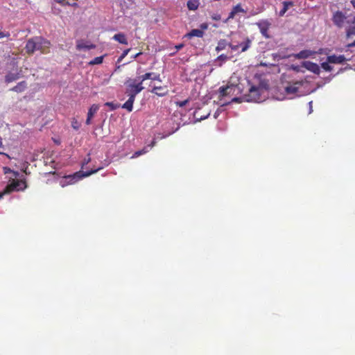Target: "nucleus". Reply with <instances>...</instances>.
<instances>
[{"label":"nucleus","mask_w":355,"mask_h":355,"mask_svg":"<svg viewBox=\"0 0 355 355\" xmlns=\"http://www.w3.org/2000/svg\"><path fill=\"white\" fill-rule=\"evenodd\" d=\"M237 89L236 85H227L226 86L220 87L218 89L219 92V99L221 101L223 98L225 96L231 97L234 94L235 91Z\"/></svg>","instance_id":"0eeeda50"},{"label":"nucleus","mask_w":355,"mask_h":355,"mask_svg":"<svg viewBox=\"0 0 355 355\" xmlns=\"http://www.w3.org/2000/svg\"><path fill=\"white\" fill-rule=\"evenodd\" d=\"M130 51V49H125L123 51L121 56L118 59V62H121L128 53V52Z\"/></svg>","instance_id":"2f4dec72"},{"label":"nucleus","mask_w":355,"mask_h":355,"mask_svg":"<svg viewBox=\"0 0 355 355\" xmlns=\"http://www.w3.org/2000/svg\"><path fill=\"white\" fill-rule=\"evenodd\" d=\"M314 53L310 50H302L298 53L293 54L292 56L296 59H305L311 56Z\"/></svg>","instance_id":"4468645a"},{"label":"nucleus","mask_w":355,"mask_h":355,"mask_svg":"<svg viewBox=\"0 0 355 355\" xmlns=\"http://www.w3.org/2000/svg\"><path fill=\"white\" fill-rule=\"evenodd\" d=\"M282 3H283V8L279 12L280 16H283L286 12L288 8L290 6H293V3L292 1H284Z\"/></svg>","instance_id":"393cba45"},{"label":"nucleus","mask_w":355,"mask_h":355,"mask_svg":"<svg viewBox=\"0 0 355 355\" xmlns=\"http://www.w3.org/2000/svg\"><path fill=\"white\" fill-rule=\"evenodd\" d=\"M230 44H231V42H228L225 39H221L217 43V46L216 47V51L217 52H219V51H220L222 50L225 49L227 46L230 47Z\"/></svg>","instance_id":"dca6fc26"},{"label":"nucleus","mask_w":355,"mask_h":355,"mask_svg":"<svg viewBox=\"0 0 355 355\" xmlns=\"http://www.w3.org/2000/svg\"><path fill=\"white\" fill-rule=\"evenodd\" d=\"M10 33L9 32H1L0 31V39H2L3 37H10Z\"/></svg>","instance_id":"e433bc0d"},{"label":"nucleus","mask_w":355,"mask_h":355,"mask_svg":"<svg viewBox=\"0 0 355 355\" xmlns=\"http://www.w3.org/2000/svg\"><path fill=\"white\" fill-rule=\"evenodd\" d=\"M189 100L187 99V100H184L182 101L176 102L175 103L178 106L182 107L185 106L189 103Z\"/></svg>","instance_id":"72a5a7b5"},{"label":"nucleus","mask_w":355,"mask_h":355,"mask_svg":"<svg viewBox=\"0 0 355 355\" xmlns=\"http://www.w3.org/2000/svg\"><path fill=\"white\" fill-rule=\"evenodd\" d=\"M27 87V83L26 81H21L17 85L10 89V91H13L17 93H21L25 90Z\"/></svg>","instance_id":"a211bd4d"},{"label":"nucleus","mask_w":355,"mask_h":355,"mask_svg":"<svg viewBox=\"0 0 355 355\" xmlns=\"http://www.w3.org/2000/svg\"><path fill=\"white\" fill-rule=\"evenodd\" d=\"M125 94L128 96V101L123 103L122 108L127 110L128 112H132L133 109V103L135 100L136 96L140 93L144 87L141 81L137 83L136 79H128L125 83Z\"/></svg>","instance_id":"f257e3e1"},{"label":"nucleus","mask_w":355,"mask_h":355,"mask_svg":"<svg viewBox=\"0 0 355 355\" xmlns=\"http://www.w3.org/2000/svg\"><path fill=\"white\" fill-rule=\"evenodd\" d=\"M103 168V167H98L96 169L91 170L89 171H87L85 173H82L81 171L77 172L73 175H69L65 177L66 180H68V182L70 184L74 183L76 181H78L79 179H80L83 177H88L91 175L92 174H94L96 173L98 171Z\"/></svg>","instance_id":"423d86ee"},{"label":"nucleus","mask_w":355,"mask_h":355,"mask_svg":"<svg viewBox=\"0 0 355 355\" xmlns=\"http://www.w3.org/2000/svg\"><path fill=\"white\" fill-rule=\"evenodd\" d=\"M204 35V32L200 29H192L189 33H188L185 37L188 38H191L193 37H202Z\"/></svg>","instance_id":"6ab92c4d"},{"label":"nucleus","mask_w":355,"mask_h":355,"mask_svg":"<svg viewBox=\"0 0 355 355\" xmlns=\"http://www.w3.org/2000/svg\"><path fill=\"white\" fill-rule=\"evenodd\" d=\"M232 101H233V102H238V101H239V98H236V97H234V98H233L232 99Z\"/></svg>","instance_id":"37998d69"},{"label":"nucleus","mask_w":355,"mask_h":355,"mask_svg":"<svg viewBox=\"0 0 355 355\" xmlns=\"http://www.w3.org/2000/svg\"><path fill=\"white\" fill-rule=\"evenodd\" d=\"M26 188V183L24 180H12L3 191L0 192V199L6 194L10 193L14 191H22Z\"/></svg>","instance_id":"20e7f679"},{"label":"nucleus","mask_w":355,"mask_h":355,"mask_svg":"<svg viewBox=\"0 0 355 355\" xmlns=\"http://www.w3.org/2000/svg\"><path fill=\"white\" fill-rule=\"evenodd\" d=\"M303 66L309 71L314 73L315 74H320V69L318 64L310 62V61H306L303 62Z\"/></svg>","instance_id":"9d476101"},{"label":"nucleus","mask_w":355,"mask_h":355,"mask_svg":"<svg viewBox=\"0 0 355 355\" xmlns=\"http://www.w3.org/2000/svg\"><path fill=\"white\" fill-rule=\"evenodd\" d=\"M184 44H179L175 46L176 51L174 53H171L170 55H174L179 50L182 49L184 47Z\"/></svg>","instance_id":"c9c22d12"},{"label":"nucleus","mask_w":355,"mask_h":355,"mask_svg":"<svg viewBox=\"0 0 355 355\" xmlns=\"http://www.w3.org/2000/svg\"><path fill=\"white\" fill-rule=\"evenodd\" d=\"M138 79L140 80L141 83H143L144 81H145L148 79H151L153 80H158L159 82L161 81L159 74H155V73H150V72L146 73L145 74L140 76L139 77H138Z\"/></svg>","instance_id":"ddd939ff"},{"label":"nucleus","mask_w":355,"mask_h":355,"mask_svg":"<svg viewBox=\"0 0 355 355\" xmlns=\"http://www.w3.org/2000/svg\"><path fill=\"white\" fill-rule=\"evenodd\" d=\"M54 1L61 5H70L68 2L66 1V0H54Z\"/></svg>","instance_id":"4c0bfd02"},{"label":"nucleus","mask_w":355,"mask_h":355,"mask_svg":"<svg viewBox=\"0 0 355 355\" xmlns=\"http://www.w3.org/2000/svg\"><path fill=\"white\" fill-rule=\"evenodd\" d=\"M228 59H229V58L227 57V55H226L225 54H221V55H220L219 56L217 57L216 61V62H220L218 64V66L221 67L223 63L226 62Z\"/></svg>","instance_id":"cd10ccee"},{"label":"nucleus","mask_w":355,"mask_h":355,"mask_svg":"<svg viewBox=\"0 0 355 355\" xmlns=\"http://www.w3.org/2000/svg\"><path fill=\"white\" fill-rule=\"evenodd\" d=\"M142 54V52H139L133 56V58H137L138 56Z\"/></svg>","instance_id":"79ce46f5"},{"label":"nucleus","mask_w":355,"mask_h":355,"mask_svg":"<svg viewBox=\"0 0 355 355\" xmlns=\"http://www.w3.org/2000/svg\"><path fill=\"white\" fill-rule=\"evenodd\" d=\"M89 161H90V158H88V159H87V160H85V162H84V163H83V164H87Z\"/></svg>","instance_id":"a18cd8bd"},{"label":"nucleus","mask_w":355,"mask_h":355,"mask_svg":"<svg viewBox=\"0 0 355 355\" xmlns=\"http://www.w3.org/2000/svg\"><path fill=\"white\" fill-rule=\"evenodd\" d=\"M71 127L76 130H78L80 127V123L75 118L72 119Z\"/></svg>","instance_id":"7c9ffc66"},{"label":"nucleus","mask_w":355,"mask_h":355,"mask_svg":"<svg viewBox=\"0 0 355 355\" xmlns=\"http://www.w3.org/2000/svg\"><path fill=\"white\" fill-rule=\"evenodd\" d=\"M147 152H148V146H145L142 150L136 151L132 156V158L137 157L141 155L146 153Z\"/></svg>","instance_id":"c85d7f7f"},{"label":"nucleus","mask_w":355,"mask_h":355,"mask_svg":"<svg viewBox=\"0 0 355 355\" xmlns=\"http://www.w3.org/2000/svg\"><path fill=\"white\" fill-rule=\"evenodd\" d=\"M99 109L98 105L93 104L88 110L87 116L93 117Z\"/></svg>","instance_id":"a878e982"},{"label":"nucleus","mask_w":355,"mask_h":355,"mask_svg":"<svg viewBox=\"0 0 355 355\" xmlns=\"http://www.w3.org/2000/svg\"><path fill=\"white\" fill-rule=\"evenodd\" d=\"M20 78L19 73H11L9 72L6 76H5V82L6 83H10L13 81H15L18 80Z\"/></svg>","instance_id":"f3484780"},{"label":"nucleus","mask_w":355,"mask_h":355,"mask_svg":"<svg viewBox=\"0 0 355 355\" xmlns=\"http://www.w3.org/2000/svg\"><path fill=\"white\" fill-rule=\"evenodd\" d=\"M351 3H352L353 8H355V0H352Z\"/></svg>","instance_id":"c03bdc74"},{"label":"nucleus","mask_w":355,"mask_h":355,"mask_svg":"<svg viewBox=\"0 0 355 355\" xmlns=\"http://www.w3.org/2000/svg\"><path fill=\"white\" fill-rule=\"evenodd\" d=\"M347 48H351L355 46V40L351 43H349L346 46Z\"/></svg>","instance_id":"ea45409f"},{"label":"nucleus","mask_w":355,"mask_h":355,"mask_svg":"<svg viewBox=\"0 0 355 355\" xmlns=\"http://www.w3.org/2000/svg\"><path fill=\"white\" fill-rule=\"evenodd\" d=\"M260 88L256 86H252L249 89L248 101H258L261 98Z\"/></svg>","instance_id":"6e6552de"},{"label":"nucleus","mask_w":355,"mask_h":355,"mask_svg":"<svg viewBox=\"0 0 355 355\" xmlns=\"http://www.w3.org/2000/svg\"><path fill=\"white\" fill-rule=\"evenodd\" d=\"M105 106L110 107L112 110H116L119 106L112 102H107L105 103Z\"/></svg>","instance_id":"473e14b6"},{"label":"nucleus","mask_w":355,"mask_h":355,"mask_svg":"<svg viewBox=\"0 0 355 355\" xmlns=\"http://www.w3.org/2000/svg\"><path fill=\"white\" fill-rule=\"evenodd\" d=\"M352 26H349L345 29V38L346 40H349L354 36H355V24H352Z\"/></svg>","instance_id":"aec40b11"},{"label":"nucleus","mask_w":355,"mask_h":355,"mask_svg":"<svg viewBox=\"0 0 355 355\" xmlns=\"http://www.w3.org/2000/svg\"><path fill=\"white\" fill-rule=\"evenodd\" d=\"M327 61L331 64H343L346 61V58L343 55H331L327 57Z\"/></svg>","instance_id":"9b49d317"},{"label":"nucleus","mask_w":355,"mask_h":355,"mask_svg":"<svg viewBox=\"0 0 355 355\" xmlns=\"http://www.w3.org/2000/svg\"><path fill=\"white\" fill-rule=\"evenodd\" d=\"M4 170H5V173H7V171H10V168H4Z\"/></svg>","instance_id":"49530a36"},{"label":"nucleus","mask_w":355,"mask_h":355,"mask_svg":"<svg viewBox=\"0 0 355 355\" xmlns=\"http://www.w3.org/2000/svg\"><path fill=\"white\" fill-rule=\"evenodd\" d=\"M96 48V45L91 44H86L83 41L80 40L77 42L76 44V49L78 50L81 49H94Z\"/></svg>","instance_id":"4be33fe9"},{"label":"nucleus","mask_w":355,"mask_h":355,"mask_svg":"<svg viewBox=\"0 0 355 355\" xmlns=\"http://www.w3.org/2000/svg\"><path fill=\"white\" fill-rule=\"evenodd\" d=\"M187 6L189 10H196L200 6V1L199 0H189Z\"/></svg>","instance_id":"5701e85b"},{"label":"nucleus","mask_w":355,"mask_h":355,"mask_svg":"<svg viewBox=\"0 0 355 355\" xmlns=\"http://www.w3.org/2000/svg\"><path fill=\"white\" fill-rule=\"evenodd\" d=\"M252 45V40L248 37H243L241 41L232 40L230 48L233 51L240 50L241 53L248 51Z\"/></svg>","instance_id":"39448f33"},{"label":"nucleus","mask_w":355,"mask_h":355,"mask_svg":"<svg viewBox=\"0 0 355 355\" xmlns=\"http://www.w3.org/2000/svg\"><path fill=\"white\" fill-rule=\"evenodd\" d=\"M155 144H156V141H155V139H153V140L151 141L150 144L148 146V147L153 148V147L155 145Z\"/></svg>","instance_id":"a19ab883"},{"label":"nucleus","mask_w":355,"mask_h":355,"mask_svg":"<svg viewBox=\"0 0 355 355\" xmlns=\"http://www.w3.org/2000/svg\"><path fill=\"white\" fill-rule=\"evenodd\" d=\"M112 39L114 40L115 41H117L120 44H128L127 38H126L125 34H123V33H120L115 34L113 36Z\"/></svg>","instance_id":"412c9836"},{"label":"nucleus","mask_w":355,"mask_h":355,"mask_svg":"<svg viewBox=\"0 0 355 355\" xmlns=\"http://www.w3.org/2000/svg\"><path fill=\"white\" fill-rule=\"evenodd\" d=\"M270 23L267 21H263L257 23V26L259 28L260 32L263 36L266 38H269V35H268V31L270 27Z\"/></svg>","instance_id":"f8f14e48"},{"label":"nucleus","mask_w":355,"mask_h":355,"mask_svg":"<svg viewBox=\"0 0 355 355\" xmlns=\"http://www.w3.org/2000/svg\"><path fill=\"white\" fill-rule=\"evenodd\" d=\"M152 92L159 96H163L167 94V89L162 86L154 87Z\"/></svg>","instance_id":"b1692460"},{"label":"nucleus","mask_w":355,"mask_h":355,"mask_svg":"<svg viewBox=\"0 0 355 355\" xmlns=\"http://www.w3.org/2000/svg\"><path fill=\"white\" fill-rule=\"evenodd\" d=\"M331 20L338 28H342L347 24H355V15L347 16L343 12L337 10L333 13Z\"/></svg>","instance_id":"7ed1b4c3"},{"label":"nucleus","mask_w":355,"mask_h":355,"mask_svg":"<svg viewBox=\"0 0 355 355\" xmlns=\"http://www.w3.org/2000/svg\"><path fill=\"white\" fill-rule=\"evenodd\" d=\"M239 12H245V11L244 10L243 8H242V7L241 6L240 4H237L236 6L233 7L232 10H231V12L229 14V16H228L226 21L230 19H234L235 15Z\"/></svg>","instance_id":"2eb2a0df"},{"label":"nucleus","mask_w":355,"mask_h":355,"mask_svg":"<svg viewBox=\"0 0 355 355\" xmlns=\"http://www.w3.org/2000/svg\"><path fill=\"white\" fill-rule=\"evenodd\" d=\"M92 118L93 117H92V116H87V119H86V122H85L87 125L91 124V121H92Z\"/></svg>","instance_id":"58836bf2"},{"label":"nucleus","mask_w":355,"mask_h":355,"mask_svg":"<svg viewBox=\"0 0 355 355\" xmlns=\"http://www.w3.org/2000/svg\"><path fill=\"white\" fill-rule=\"evenodd\" d=\"M321 67L326 71H331L333 69V67L331 65H329V62H328V61L325 62H322L321 64Z\"/></svg>","instance_id":"c756f323"},{"label":"nucleus","mask_w":355,"mask_h":355,"mask_svg":"<svg viewBox=\"0 0 355 355\" xmlns=\"http://www.w3.org/2000/svg\"><path fill=\"white\" fill-rule=\"evenodd\" d=\"M104 55L96 57L93 60H92L89 62V65H95V64H101L103 61Z\"/></svg>","instance_id":"bb28decb"},{"label":"nucleus","mask_w":355,"mask_h":355,"mask_svg":"<svg viewBox=\"0 0 355 355\" xmlns=\"http://www.w3.org/2000/svg\"><path fill=\"white\" fill-rule=\"evenodd\" d=\"M51 42L41 37H35L29 39L25 46L26 52L28 55L33 54L36 51H40L42 53H49Z\"/></svg>","instance_id":"f03ea898"},{"label":"nucleus","mask_w":355,"mask_h":355,"mask_svg":"<svg viewBox=\"0 0 355 355\" xmlns=\"http://www.w3.org/2000/svg\"><path fill=\"white\" fill-rule=\"evenodd\" d=\"M302 85V81H296L293 83H289L286 87H285V92L287 94H295L298 92Z\"/></svg>","instance_id":"1a4fd4ad"},{"label":"nucleus","mask_w":355,"mask_h":355,"mask_svg":"<svg viewBox=\"0 0 355 355\" xmlns=\"http://www.w3.org/2000/svg\"><path fill=\"white\" fill-rule=\"evenodd\" d=\"M211 18L214 21H220L221 19V16L218 13H214L211 15Z\"/></svg>","instance_id":"f704fd0d"}]
</instances>
